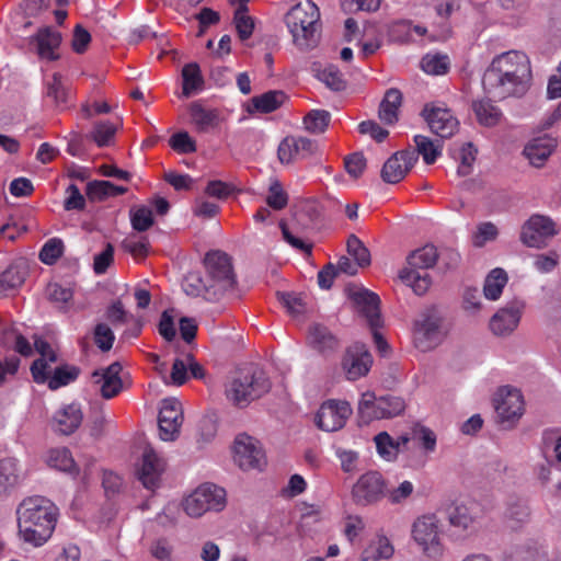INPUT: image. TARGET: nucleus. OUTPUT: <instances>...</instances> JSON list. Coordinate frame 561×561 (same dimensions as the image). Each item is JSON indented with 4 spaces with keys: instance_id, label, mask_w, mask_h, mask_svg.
Segmentation results:
<instances>
[{
    "instance_id": "48",
    "label": "nucleus",
    "mask_w": 561,
    "mask_h": 561,
    "mask_svg": "<svg viewBox=\"0 0 561 561\" xmlns=\"http://www.w3.org/2000/svg\"><path fill=\"white\" fill-rule=\"evenodd\" d=\"M78 373L77 368L69 366L55 368L47 381L48 388L57 390L60 387L67 386L78 377Z\"/></svg>"
},
{
    "instance_id": "43",
    "label": "nucleus",
    "mask_w": 561,
    "mask_h": 561,
    "mask_svg": "<svg viewBox=\"0 0 561 561\" xmlns=\"http://www.w3.org/2000/svg\"><path fill=\"white\" fill-rule=\"evenodd\" d=\"M286 101L283 91L274 90L252 99L254 107L262 113H270L277 110Z\"/></svg>"
},
{
    "instance_id": "17",
    "label": "nucleus",
    "mask_w": 561,
    "mask_h": 561,
    "mask_svg": "<svg viewBox=\"0 0 561 561\" xmlns=\"http://www.w3.org/2000/svg\"><path fill=\"white\" fill-rule=\"evenodd\" d=\"M525 302L514 299L497 310L490 320L489 327L493 334L504 336L511 334L519 324Z\"/></svg>"
},
{
    "instance_id": "12",
    "label": "nucleus",
    "mask_w": 561,
    "mask_h": 561,
    "mask_svg": "<svg viewBox=\"0 0 561 561\" xmlns=\"http://www.w3.org/2000/svg\"><path fill=\"white\" fill-rule=\"evenodd\" d=\"M353 299L360 311L365 314L373 332L375 343L380 352H385L388 347L378 328L381 325L379 313L380 299L377 294L367 289L354 291Z\"/></svg>"
},
{
    "instance_id": "53",
    "label": "nucleus",
    "mask_w": 561,
    "mask_h": 561,
    "mask_svg": "<svg viewBox=\"0 0 561 561\" xmlns=\"http://www.w3.org/2000/svg\"><path fill=\"white\" fill-rule=\"evenodd\" d=\"M131 226L137 231H146L153 225L152 211L148 207H139L130 210Z\"/></svg>"
},
{
    "instance_id": "10",
    "label": "nucleus",
    "mask_w": 561,
    "mask_h": 561,
    "mask_svg": "<svg viewBox=\"0 0 561 561\" xmlns=\"http://www.w3.org/2000/svg\"><path fill=\"white\" fill-rule=\"evenodd\" d=\"M233 461L244 471L262 470L266 458L257 439L247 434H239L233 444Z\"/></svg>"
},
{
    "instance_id": "29",
    "label": "nucleus",
    "mask_w": 561,
    "mask_h": 561,
    "mask_svg": "<svg viewBox=\"0 0 561 561\" xmlns=\"http://www.w3.org/2000/svg\"><path fill=\"white\" fill-rule=\"evenodd\" d=\"M394 553V548L388 537L382 534L376 535L362 553V561L388 560Z\"/></svg>"
},
{
    "instance_id": "34",
    "label": "nucleus",
    "mask_w": 561,
    "mask_h": 561,
    "mask_svg": "<svg viewBox=\"0 0 561 561\" xmlns=\"http://www.w3.org/2000/svg\"><path fill=\"white\" fill-rule=\"evenodd\" d=\"M507 280V274L503 268L496 267L492 270L484 280V297L489 300H497L501 297Z\"/></svg>"
},
{
    "instance_id": "49",
    "label": "nucleus",
    "mask_w": 561,
    "mask_h": 561,
    "mask_svg": "<svg viewBox=\"0 0 561 561\" xmlns=\"http://www.w3.org/2000/svg\"><path fill=\"white\" fill-rule=\"evenodd\" d=\"M117 126L113 123L105 121L95 123L91 138L99 147L108 146L115 136Z\"/></svg>"
},
{
    "instance_id": "59",
    "label": "nucleus",
    "mask_w": 561,
    "mask_h": 561,
    "mask_svg": "<svg viewBox=\"0 0 561 561\" xmlns=\"http://www.w3.org/2000/svg\"><path fill=\"white\" fill-rule=\"evenodd\" d=\"M115 336L112 329L105 323L96 324L94 329V342L96 346L103 351L107 352L112 348Z\"/></svg>"
},
{
    "instance_id": "23",
    "label": "nucleus",
    "mask_w": 561,
    "mask_h": 561,
    "mask_svg": "<svg viewBox=\"0 0 561 561\" xmlns=\"http://www.w3.org/2000/svg\"><path fill=\"white\" fill-rule=\"evenodd\" d=\"M30 44L35 47L41 59L57 60L59 58L58 48L61 44V34L53 27L45 26L30 38Z\"/></svg>"
},
{
    "instance_id": "40",
    "label": "nucleus",
    "mask_w": 561,
    "mask_h": 561,
    "mask_svg": "<svg viewBox=\"0 0 561 561\" xmlns=\"http://www.w3.org/2000/svg\"><path fill=\"white\" fill-rule=\"evenodd\" d=\"M417 154L422 156L426 164H432L442 154V144L434 141L426 136H414Z\"/></svg>"
},
{
    "instance_id": "14",
    "label": "nucleus",
    "mask_w": 561,
    "mask_h": 561,
    "mask_svg": "<svg viewBox=\"0 0 561 561\" xmlns=\"http://www.w3.org/2000/svg\"><path fill=\"white\" fill-rule=\"evenodd\" d=\"M373 365V356L366 345L355 343L346 348L341 367L347 380L355 381L365 377Z\"/></svg>"
},
{
    "instance_id": "25",
    "label": "nucleus",
    "mask_w": 561,
    "mask_h": 561,
    "mask_svg": "<svg viewBox=\"0 0 561 561\" xmlns=\"http://www.w3.org/2000/svg\"><path fill=\"white\" fill-rule=\"evenodd\" d=\"M163 470V459L160 458L151 447H147L144 450L141 466L138 470V478L144 486L154 489L159 483Z\"/></svg>"
},
{
    "instance_id": "8",
    "label": "nucleus",
    "mask_w": 561,
    "mask_h": 561,
    "mask_svg": "<svg viewBox=\"0 0 561 561\" xmlns=\"http://www.w3.org/2000/svg\"><path fill=\"white\" fill-rule=\"evenodd\" d=\"M412 537L427 557L438 558L442 556V525L435 515L428 514L419 517L413 523Z\"/></svg>"
},
{
    "instance_id": "15",
    "label": "nucleus",
    "mask_w": 561,
    "mask_h": 561,
    "mask_svg": "<svg viewBox=\"0 0 561 561\" xmlns=\"http://www.w3.org/2000/svg\"><path fill=\"white\" fill-rule=\"evenodd\" d=\"M351 415L352 408L346 401L328 400L319 408L316 423L322 431L335 432L344 427Z\"/></svg>"
},
{
    "instance_id": "60",
    "label": "nucleus",
    "mask_w": 561,
    "mask_h": 561,
    "mask_svg": "<svg viewBox=\"0 0 561 561\" xmlns=\"http://www.w3.org/2000/svg\"><path fill=\"white\" fill-rule=\"evenodd\" d=\"M460 164L457 169V174L459 176H466L470 174L472 170V164L476 160V150L473 149L471 144H466L461 147L459 152Z\"/></svg>"
},
{
    "instance_id": "3",
    "label": "nucleus",
    "mask_w": 561,
    "mask_h": 561,
    "mask_svg": "<svg viewBox=\"0 0 561 561\" xmlns=\"http://www.w3.org/2000/svg\"><path fill=\"white\" fill-rule=\"evenodd\" d=\"M320 10L310 0L298 3L286 14V25L293 36V43L301 50L317 46L319 42Z\"/></svg>"
},
{
    "instance_id": "52",
    "label": "nucleus",
    "mask_w": 561,
    "mask_h": 561,
    "mask_svg": "<svg viewBox=\"0 0 561 561\" xmlns=\"http://www.w3.org/2000/svg\"><path fill=\"white\" fill-rule=\"evenodd\" d=\"M412 438L417 440L426 453H433L436 448V435L426 426L415 425L412 428Z\"/></svg>"
},
{
    "instance_id": "42",
    "label": "nucleus",
    "mask_w": 561,
    "mask_h": 561,
    "mask_svg": "<svg viewBox=\"0 0 561 561\" xmlns=\"http://www.w3.org/2000/svg\"><path fill=\"white\" fill-rule=\"evenodd\" d=\"M47 463L49 467L65 472H75L76 463L69 449L54 448L47 455Z\"/></svg>"
},
{
    "instance_id": "44",
    "label": "nucleus",
    "mask_w": 561,
    "mask_h": 561,
    "mask_svg": "<svg viewBox=\"0 0 561 561\" xmlns=\"http://www.w3.org/2000/svg\"><path fill=\"white\" fill-rule=\"evenodd\" d=\"M449 58L447 55L426 54L421 60V68L432 76H442L449 70Z\"/></svg>"
},
{
    "instance_id": "2",
    "label": "nucleus",
    "mask_w": 561,
    "mask_h": 561,
    "mask_svg": "<svg viewBox=\"0 0 561 561\" xmlns=\"http://www.w3.org/2000/svg\"><path fill=\"white\" fill-rule=\"evenodd\" d=\"M58 508L39 495L24 499L16 507L18 535L33 547L43 546L53 535Z\"/></svg>"
},
{
    "instance_id": "55",
    "label": "nucleus",
    "mask_w": 561,
    "mask_h": 561,
    "mask_svg": "<svg viewBox=\"0 0 561 561\" xmlns=\"http://www.w3.org/2000/svg\"><path fill=\"white\" fill-rule=\"evenodd\" d=\"M413 492V483L404 480L397 488L386 491V496L391 504H403L412 496Z\"/></svg>"
},
{
    "instance_id": "56",
    "label": "nucleus",
    "mask_w": 561,
    "mask_h": 561,
    "mask_svg": "<svg viewBox=\"0 0 561 561\" xmlns=\"http://www.w3.org/2000/svg\"><path fill=\"white\" fill-rule=\"evenodd\" d=\"M278 299L293 317H299L306 311V304L297 294L282 293L278 294Z\"/></svg>"
},
{
    "instance_id": "45",
    "label": "nucleus",
    "mask_w": 561,
    "mask_h": 561,
    "mask_svg": "<svg viewBox=\"0 0 561 561\" xmlns=\"http://www.w3.org/2000/svg\"><path fill=\"white\" fill-rule=\"evenodd\" d=\"M46 297L57 308L67 310L70 307L73 293L71 288L62 287L58 283H50L46 287Z\"/></svg>"
},
{
    "instance_id": "51",
    "label": "nucleus",
    "mask_w": 561,
    "mask_h": 561,
    "mask_svg": "<svg viewBox=\"0 0 561 561\" xmlns=\"http://www.w3.org/2000/svg\"><path fill=\"white\" fill-rule=\"evenodd\" d=\"M335 456L340 460L341 469L346 473H355L359 469V455L352 449L339 447Z\"/></svg>"
},
{
    "instance_id": "18",
    "label": "nucleus",
    "mask_w": 561,
    "mask_h": 561,
    "mask_svg": "<svg viewBox=\"0 0 561 561\" xmlns=\"http://www.w3.org/2000/svg\"><path fill=\"white\" fill-rule=\"evenodd\" d=\"M422 114L430 129L440 138H449L458 130V119L446 107L426 105Z\"/></svg>"
},
{
    "instance_id": "58",
    "label": "nucleus",
    "mask_w": 561,
    "mask_h": 561,
    "mask_svg": "<svg viewBox=\"0 0 561 561\" xmlns=\"http://www.w3.org/2000/svg\"><path fill=\"white\" fill-rule=\"evenodd\" d=\"M319 78L329 88L335 91L342 90L345 85L342 72L339 70L337 67L332 65L322 69L319 73Z\"/></svg>"
},
{
    "instance_id": "46",
    "label": "nucleus",
    "mask_w": 561,
    "mask_h": 561,
    "mask_svg": "<svg viewBox=\"0 0 561 561\" xmlns=\"http://www.w3.org/2000/svg\"><path fill=\"white\" fill-rule=\"evenodd\" d=\"M331 121V114L324 110H312L304 118L305 128L312 134L323 133Z\"/></svg>"
},
{
    "instance_id": "57",
    "label": "nucleus",
    "mask_w": 561,
    "mask_h": 561,
    "mask_svg": "<svg viewBox=\"0 0 561 561\" xmlns=\"http://www.w3.org/2000/svg\"><path fill=\"white\" fill-rule=\"evenodd\" d=\"M169 144L179 153H193L197 149L195 140L187 131H179L172 135Z\"/></svg>"
},
{
    "instance_id": "4",
    "label": "nucleus",
    "mask_w": 561,
    "mask_h": 561,
    "mask_svg": "<svg viewBox=\"0 0 561 561\" xmlns=\"http://www.w3.org/2000/svg\"><path fill=\"white\" fill-rule=\"evenodd\" d=\"M268 389L270 382L262 371L242 370L226 386V398L233 405L243 408Z\"/></svg>"
},
{
    "instance_id": "16",
    "label": "nucleus",
    "mask_w": 561,
    "mask_h": 561,
    "mask_svg": "<svg viewBox=\"0 0 561 561\" xmlns=\"http://www.w3.org/2000/svg\"><path fill=\"white\" fill-rule=\"evenodd\" d=\"M494 409L502 423H515L524 414V398L519 390L503 387L493 399Z\"/></svg>"
},
{
    "instance_id": "13",
    "label": "nucleus",
    "mask_w": 561,
    "mask_h": 561,
    "mask_svg": "<svg viewBox=\"0 0 561 561\" xmlns=\"http://www.w3.org/2000/svg\"><path fill=\"white\" fill-rule=\"evenodd\" d=\"M183 424V409L175 398H168L161 401L158 425L159 436L164 442H173L180 435Z\"/></svg>"
},
{
    "instance_id": "50",
    "label": "nucleus",
    "mask_w": 561,
    "mask_h": 561,
    "mask_svg": "<svg viewBox=\"0 0 561 561\" xmlns=\"http://www.w3.org/2000/svg\"><path fill=\"white\" fill-rule=\"evenodd\" d=\"M347 252L357 262L358 266H367L370 263V254L368 249L355 236H351L347 240Z\"/></svg>"
},
{
    "instance_id": "32",
    "label": "nucleus",
    "mask_w": 561,
    "mask_h": 561,
    "mask_svg": "<svg viewBox=\"0 0 561 561\" xmlns=\"http://www.w3.org/2000/svg\"><path fill=\"white\" fill-rule=\"evenodd\" d=\"M402 102V94L397 89L386 92L379 107V118L386 124H393L398 121V111Z\"/></svg>"
},
{
    "instance_id": "61",
    "label": "nucleus",
    "mask_w": 561,
    "mask_h": 561,
    "mask_svg": "<svg viewBox=\"0 0 561 561\" xmlns=\"http://www.w3.org/2000/svg\"><path fill=\"white\" fill-rule=\"evenodd\" d=\"M51 364L48 358H38L31 366L33 379L37 383H45L53 374Z\"/></svg>"
},
{
    "instance_id": "33",
    "label": "nucleus",
    "mask_w": 561,
    "mask_h": 561,
    "mask_svg": "<svg viewBox=\"0 0 561 561\" xmlns=\"http://www.w3.org/2000/svg\"><path fill=\"white\" fill-rule=\"evenodd\" d=\"M0 342L4 347L13 348L21 355L26 356L32 353L28 341L11 325L0 328Z\"/></svg>"
},
{
    "instance_id": "35",
    "label": "nucleus",
    "mask_w": 561,
    "mask_h": 561,
    "mask_svg": "<svg viewBox=\"0 0 561 561\" xmlns=\"http://www.w3.org/2000/svg\"><path fill=\"white\" fill-rule=\"evenodd\" d=\"M182 95L185 98L191 96L193 93L202 90L204 80L201 75L199 66L195 62L187 64L182 69Z\"/></svg>"
},
{
    "instance_id": "11",
    "label": "nucleus",
    "mask_w": 561,
    "mask_h": 561,
    "mask_svg": "<svg viewBox=\"0 0 561 561\" xmlns=\"http://www.w3.org/2000/svg\"><path fill=\"white\" fill-rule=\"evenodd\" d=\"M386 496V482L378 471L362 474L352 488V499L358 505H371Z\"/></svg>"
},
{
    "instance_id": "5",
    "label": "nucleus",
    "mask_w": 561,
    "mask_h": 561,
    "mask_svg": "<svg viewBox=\"0 0 561 561\" xmlns=\"http://www.w3.org/2000/svg\"><path fill=\"white\" fill-rule=\"evenodd\" d=\"M206 291L213 290L214 296H221L233 290L236 286V274L231 259L221 251H210L204 259Z\"/></svg>"
},
{
    "instance_id": "9",
    "label": "nucleus",
    "mask_w": 561,
    "mask_h": 561,
    "mask_svg": "<svg viewBox=\"0 0 561 561\" xmlns=\"http://www.w3.org/2000/svg\"><path fill=\"white\" fill-rule=\"evenodd\" d=\"M558 233L557 224L549 216L534 214L522 226L520 241L526 247L541 249Z\"/></svg>"
},
{
    "instance_id": "30",
    "label": "nucleus",
    "mask_w": 561,
    "mask_h": 561,
    "mask_svg": "<svg viewBox=\"0 0 561 561\" xmlns=\"http://www.w3.org/2000/svg\"><path fill=\"white\" fill-rule=\"evenodd\" d=\"M21 480L19 461L15 458L0 460V495L13 489Z\"/></svg>"
},
{
    "instance_id": "36",
    "label": "nucleus",
    "mask_w": 561,
    "mask_h": 561,
    "mask_svg": "<svg viewBox=\"0 0 561 561\" xmlns=\"http://www.w3.org/2000/svg\"><path fill=\"white\" fill-rule=\"evenodd\" d=\"M404 401L394 396H386L378 398L373 420L393 417L404 410Z\"/></svg>"
},
{
    "instance_id": "41",
    "label": "nucleus",
    "mask_w": 561,
    "mask_h": 561,
    "mask_svg": "<svg viewBox=\"0 0 561 561\" xmlns=\"http://www.w3.org/2000/svg\"><path fill=\"white\" fill-rule=\"evenodd\" d=\"M473 111L479 123L489 127L496 125L502 117L501 110L490 101H479L473 103Z\"/></svg>"
},
{
    "instance_id": "47",
    "label": "nucleus",
    "mask_w": 561,
    "mask_h": 561,
    "mask_svg": "<svg viewBox=\"0 0 561 561\" xmlns=\"http://www.w3.org/2000/svg\"><path fill=\"white\" fill-rule=\"evenodd\" d=\"M375 443L378 454L386 460H393L399 451L400 443L387 433L381 432L375 436Z\"/></svg>"
},
{
    "instance_id": "37",
    "label": "nucleus",
    "mask_w": 561,
    "mask_h": 561,
    "mask_svg": "<svg viewBox=\"0 0 561 561\" xmlns=\"http://www.w3.org/2000/svg\"><path fill=\"white\" fill-rule=\"evenodd\" d=\"M127 191L125 186H118L110 181H92L87 185V195L92 201H101L108 196L122 195Z\"/></svg>"
},
{
    "instance_id": "27",
    "label": "nucleus",
    "mask_w": 561,
    "mask_h": 561,
    "mask_svg": "<svg viewBox=\"0 0 561 561\" xmlns=\"http://www.w3.org/2000/svg\"><path fill=\"white\" fill-rule=\"evenodd\" d=\"M307 343L314 351L327 354L337 348L339 342L335 335L324 325L313 323L309 327Z\"/></svg>"
},
{
    "instance_id": "28",
    "label": "nucleus",
    "mask_w": 561,
    "mask_h": 561,
    "mask_svg": "<svg viewBox=\"0 0 561 561\" xmlns=\"http://www.w3.org/2000/svg\"><path fill=\"white\" fill-rule=\"evenodd\" d=\"M28 274V266L25 260H15L0 275V294L7 295L12 290L20 288Z\"/></svg>"
},
{
    "instance_id": "26",
    "label": "nucleus",
    "mask_w": 561,
    "mask_h": 561,
    "mask_svg": "<svg viewBox=\"0 0 561 561\" xmlns=\"http://www.w3.org/2000/svg\"><path fill=\"white\" fill-rule=\"evenodd\" d=\"M188 112L191 122L198 133L213 131L217 129L221 123L218 110L205 107L199 102L191 103Z\"/></svg>"
},
{
    "instance_id": "7",
    "label": "nucleus",
    "mask_w": 561,
    "mask_h": 561,
    "mask_svg": "<svg viewBox=\"0 0 561 561\" xmlns=\"http://www.w3.org/2000/svg\"><path fill=\"white\" fill-rule=\"evenodd\" d=\"M227 504L225 489L214 483H203L186 495L181 506L191 518H201L208 512H221Z\"/></svg>"
},
{
    "instance_id": "54",
    "label": "nucleus",
    "mask_w": 561,
    "mask_h": 561,
    "mask_svg": "<svg viewBox=\"0 0 561 561\" xmlns=\"http://www.w3.org/2000/svg\"><path fill=\"white\" fill-rule=\"evenodd\" d=\"M64 243L59 239L48 240L39 252V259L45 264H54L62 254Z\"/></svg>"
},
{
    "instance_id": "19",
    "label": "nucleus",
    "mask_w": 561,
    "mask_h": 561,
    "mask_svg": "<svg viewBox=\"0 0 561 561\" xmlns=\"http://www.w3.org/2000/svg\"><path fill=\"white\" fill-rule=\"evenodd\" d=\"M83 417L80 403L62 404L55 411L50 421V427L56 434L69 436L81 426Z\"/></svg>"
},
{
    "instance_id": "24",
    "label": "nucleus",
    "mask_w": 561,
    "mask_h": 561,
    "mask_svg": "<svg viewBox=\"0 0 561 561\" xmlns=\"http://www.w3.org/2000/svg\"><path fill=\"white\" fill-rule=\"evenodd\" d=\"M122 365L115 362L107 366L95 370L92 374L93 381L99 385L100 392L104 399H112L123 389V380L121 378Z\"/></svg>"
},
{
    "instance_id": "62",
    "label": "nucleus",
    "mask_w": 561,
    "mask_h": 561,
    "mask_svg": "<svg viewBox=\"0 0 561 561\" xmlns=\"http://www.w3.org/2000/svg\"><path fill=\"white\" fill-rule=\"evenodd\" d=\"M234 24L239 37L242 41L248 39L254 30L253 19L248 15V12L236 11L234 12Z\"/></svg>"
},
{
    "instance_id": "39",
    "label": "nucleus",
    "mask_w": 561,
    "mask_h": 561,
    "mask_svg": "<svg viewBox=\"0 0 561 561\" xmlns=\"http://www.w3.org/2000/svg\"><path fill=\"white\" fill-rule=\"evenodd\" d=\"M400 279L410 286L416 295H423L431 286V278L426 272L412 268H403L399 274Z\"/></svg>"
},
{
    "instance_id": "64",
    "label": "nucleus",
    "mask_w": 561,
    "mask_h": 561,
    "mask_svg": "<svg viewBox=\"0 0 561 561\" xmlns=\"http://www.w3.org/2000/svg\"><path fill=\"white\" fill-rule=\"evenodd\" d=\"M266 203L275 210H280L287 205V195L278 182L271 184Z\"/></svg>"
},
{
    "instance_id": "21",
    "label": "nucleus",
    "mask_w": 561,
    "mask_h": 561,
    "mask_svg": "<svg viewBox=\"0 0 561 561\" xmlns=\"http://www.w3.org/2000/svg\"><path fill=\"white\" fill-rule=\"evenodd\" d=\"M558 140L549 135L535 137L525 145L523 156L534 168H542L554 152Z\"/></svg>"
},
{
    "instance_id": "22",
    "label": "nucleus",
    "mask_w": 561,
    "mask_h": 561,
    "mask_svg": "<svg viewBox=\"0 0 561 561\" xmlns=\"http://www.w3.org/2000/svg\"><path fill=\"white\" fill-rule=\"evenodd\" d=\"M317 148V142L309 138L286 137L278 146V158L282 163H290L312 156Z\"/></svg>"
},
{
    "instance_id": "38",
    "label": "nucleus",
    "mask_w": 561,
    "mask_h": 561,
    "mask_svg": "<svg viewBox=\"0 0 561 561\" xmlns=\"http://www.w3.org/2000/svg\"><path fill=\"white\" fill-rule=\"evenodd\" d=\"M448 519L451 526L462 530H468L473 527L477 515L473 507L466 504H459L449 512Z\"/></svg>"
},
{
    "instance_id": "63",
    "label": "nucleus",
    "mask_w": 561,
    "mask_h": 561,
    "mask_svg": "<svg viewBox=\"0 0 561 561\" xmlns=\"http://www.w3.org/2000/svg\"><path fill=\"white\" fill-rule=\"evenodd\" d=\"M543 455L549 463H561V435L545 439Z\"/></svg>"
},
{
    "instance_id": "20",
    "label": "nucleus",
    "mask_w": 561,
    "mask_h": 561,
    "mask_svg": "<svg viewBox=\"0 0 561 561\" xmlns=\"http://www.w3.org/2000/svg\"><path fill=\"white\" fill-rule=\"evenodd\" d=\"M416 161L417 154L412 150H404L394 153L382 167V180L390 184L400 182Z\"/></svg>"
},
{
    "instance_id": "6",
    "label": "nucleus",
    "mask_w": 561,
    "mask_h": 561,
    "mask_svg": "<svg viewBox=\"0 0 561 561\" xmlns=\"http://www.w3.org/2000/svg\"><path fill=\"white\" fill-rule=\"evenodd\" d=\"M447 332L440 311L435 307L426 308L414 321V345L422 352L431 351L444 341Z\"/></svg>"
},
{
    "instance_id": "31",
    "label": "nucleus",
    "mask_w": 561,
    "mask_h": 561,
    "mask_svg": "<svg viewBox=\"0 0 561 561\" xmlns=\"http://www.w3.org/2000/svg\"><path fill=\"white\" fill-rule=\"evenodd\" d=\"M437 259L438 253L436 248L432 244H427L410 253L407 259L408 266L405 268L416 271L427 270L435 265Z\"/></svg>"
},
{
    "instance_id": "1",
    "label": "nucleus",
    "mask_w": 561,
    "mask_h": 561,
    "mask_svg": "<svg viewBox=\"0 0 561 561\" xmlns=\"http://www.w3.org/2000/svg\"><path fill=\"white\" fill-rule=\"evenodd\" d=\"M531 82L530 59L520 50H508L493 57L482 77L485 93L497 100L523 98Z\"/></svg>"
}]
</instances>
